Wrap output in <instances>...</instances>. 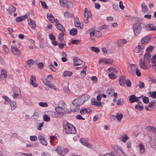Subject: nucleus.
<instances>
[{"label":"nucleus","instance_id":"obj_25","mask_svg":"<svg viewBox=\"0 0 156 156\" xmlns=\"http://www.w3.org/2000/svg\"><path fill=\"white\" fill-rule=\"evenodd\" d=\"M147 27L149 30H156V26H155L153 24H148L147 25Z\"/></svg>","mask_w":156,"mask_h":156},{"label":"nucleus","instance_id":"obj_51","mask_svg":"<svg viewBox=\"0 0 156 156\" xmlns=\"http://www.w3.org/2000/svg\"><path fill=\"white\" fill-rule=\"evenodd\" d=\"M3 98L5 100V104H7L10 101V99L7 96H3Z\"/></svg>","mask_w":156,"mask_h":156},{"label":"nucleus","instance_id":"obj_42","mask_svg":"<svg viewBox=\"0 0 156 156\" xmlns=\"http://www.w3.org/2000/svg\"><path fill=\"white\" fill-rule=\"evenodd\" d=\"M16 8L15 7L11 5L9 7V12H14L16 11Z\"/></svg>","mask_w":156,"mask_h":156},{"label":"nucleus","instance_id":"obj_45","mask_svg":"<svg viewBox=\"0 0 156 156\" xmlns=\"http://www.w3.org/2000/svg\"><path fill=\"white\" fill-rule=\"evenodd\" d=\"M102 35V33L98 30L95 31V36L97 37H99Z\"/></svg>","mask_w":156,"mask_h":156},{"label":"nucleus","instance_id":"obj_8","mask_svg":"<svg viewBox=\"0 0 156 156\" xmlns=\"http://www.w3.org/2000/svg\"><path fill=\"white\" fill-rule=\"evenodd\" d=\"M59 2L61 6L66 7H69L72 4L71 2L67 0H59Z\"/></svg>","mask_w":156,"mask_h":156},{"label":"nucleus","instance_id":"obj_36","mask_svg":"<svg viewBox=\"0 0 156 156\" xmlns=\"http://www.w3.org/2000/svg\"><path fill=\"white\" fill-rule=\"evenodd\" d=\"M59 105L61 107H63V108L64 109L66 108V105L64 102L63 101H60L59 103Z\"/></svg>","mask_w":156,"mask_h":156},{"label":"nucleus","instance_id":"obj_21","mask_svg":"<svg viewBox=\"0 0 156 156\" xmlns=\"http://www.w3.org/2000/svg\"><path fill=\"white\" fill-rule=\"evenodd\" d=\"M101 62H104L108 64H111L113 62V61L112 59H103L100 60L99 63H100Z\"/></svg>","mask_w":156,"mask_h":156},{"label":"nucleus","instance_id":"obj_10","mask_svg":"<svg viewBox=\"0 0 156 156\" xmlns=\"http://www.w3.org/2000/svg\"><path fill=\"white\" fill-rule=\"evenodd\" d=\"M142 97V96L137 97L134 95H132L129 97V99L130 102L131 103H133L138 101L139 99H140Z\"/></svg>","mask_w":156,"mask_h":156},{"label":"nucleus","instance_id":"obj_33","mask_svg":"<svg viewBox=\"0 0 156 156\" xmlns=\"http://www.w3.org/2000/svg\"><path fill=\"white\" fill-rule=\"evenodd\" d=\"M72 72L69 71H65L63 73V75L64 76H70L72 75Z\"/></svg>","mask_w":156,"mask_h":156},{"label":"nucleus","instance_id":"obj_62","mask_svg":"<svg viewBox=\"0 0 156 156\" xmlns=\"http://www.w3.org/2000/svg\"><path fill=\"white\" fill-rule=\"evenodd\" d=\"M44 65L42 62H40L37 64V67L40 69H42L43 68Z\"/></svg>","mask_w":156,"mask_h":156},{"label":"nucleus","instance_id":"obj_64","mask_svg":"<svg viewBox=\"0 0 156 156\" xmlns=\"http://www.w3.org/2000/svg\"><path fill=\"white\" fill-rule=\"evenodd\" d=\"M40 141L43 145H47L48 143L47 141L44 139V138Z\"/></svg>","mask_w":156,"mask_h":156},{"label":"nucleus","instance_id":"obj_59","mask_svg":"<svg viewBox=\"0 0 156 156\" xmlns=\"http://www.w3.org/2000/svg\"><path fill=\"white\" fill-rule=\"evenodd\" d=\"M156 102V101L155 100H152L149 104L148 107H152Z\"/></svg>","mask_w":156,"mask_h":156},{"label":"nucleus","instance_id":"obj_15","mask_svg":"<svg viewBox=\"0 0 156 156\" xmlns=\"http://www.w3.org/2000/svg\"><path fill=\"white\" fill-rule=\"evenodd\" d=\"M80 142L82 144L86 147L89 148H91L92 145L91 144L88 143L87 141L84 140V138H81L80 140Z\"/></svg>","mask_w":156,"mask_h":156},{"label":"nucleus","instance_id":"obj_61","mask_svg":"<svg viewBox=\"0 0 156 156\" xmlns=\"http://www.w3.org/2000/svg\"><path fill=\"white\" fill-rule=\"evenodd\" d=\"M30 139L32 141H35L37 140V137L35 136H30Z\"/></svg>","mask_w":156,"mask_h":156},{"label":"nucleus","instance_id":"obj_2","mask_svg":"<svg viewBox=\"0 0 156 156\" xmlns=\"http://www.w3.org/2000/svg\"><path fill=\"white\" fill-rule=\"evenodd\" d=\"M62 125L66 134H75L76 133V131L75 127L66 120H64L62 122Z\"/></svg>","mask_w":156,"mask_h":156},{"label":"nucleus","instance_id":"obj_17","mask_svg":"<svg viewBox=\"0 0 156 156\" xmlns=\"http://www.w3.org/2000/svg\"><path fill=\"white\" fill-rule=\"evenodd\" d=\"M91 102V104L94 105L96 107H98L101 106V102L96 101L94 98L92 99Z\"/></svg>","mask_w":156,"mask_h":156},{"label":"nucleus","instance_id":"obj_6","mask_svg":"<svg viewBox=\"0 0 156 156\" xmlns=\"http://www.w3.org/2000/svg\"><path fill=\"white\" fill-rule=\"evenodd\" d=\"M11 49L14 55L18 57H20L21 52L16 46H11Z\"/></svg>","mask_w":156,"mask_h":156},{"label":"nucleus","instance_id":"obj_19","mask_svg":"<svg viewBox=\"0 0 156 156\" xmlns=\"http://www.w3.org/2000/svg\"><path fill=\"white\" fill-rule=\"evenodd\" d=\"M73 60V64L75 66L81 65L82 64V61L80 59H76V58H74Z\"/></svg>","mask_w":156,"mask_h":156},{"label":"nucleus","instance_id":"obj_38","mask_svg":"<svg viewBox=\"0 0 156 156\" xmlns=\"http://www.w3.org/2000/svg\"><path fill=\"white\" fill-rule=\"evenodd\" d=\"M64 32H62L61 33L59 34L58 36V38L60 41L62 42H63L64 38L63 36L64 35Z\"/></svg>","mask_w":156,"mask_h":156},{"label":"nucleus","instance_id":"obj_4","mask_svg":"<svg viewBox=\"0 0 156 156\" xmlns=\"http://www.w3.org/2000/svg\"><path fill=\"white\" fill-rule=\"evenodd\" d=\"M85 101L83 97H80L76 98L72 101V104L75 106H79L83 104Z\"/></svg>","mask_w":156,"mask_h":156},{"label":"nucleus","instance_id":"obj_31","mask_svg":"<svg viewBox=\"0 0 156 156\" xmlns=\"http://www.w3.org/2000/svg\"><path fill=\"white\" fill-rule=\"evenodd\" d=\"M35 63V61L33 59H30L26 62V63L28 65L29 67L33 66Z\"/></svg>","mask_w":156,"mask_h":156},{"label":"nucleus","instance_id":"obj_60","mask_svg":"<svg viewBox=\"0 0 156 156\" xmlns=\"http://www.w3.org/2000/svg\"><path fill=\"white\" fill-rule=\"evenodd\" d=\"M49 68L53 72H55L56 71V69L52 64H50L49 65Z\"/></svg>","mask_w":156,"mask_h":156},{"label":"nucleus","instance_id":"obj_9","mask_svg":"<svg viewBox=\"0 0 156 156\" xmlns=\"http://www.w3.org/2000/svg\"><path fill=\"white\" fill-rule=\"evenodd\" d=\"M75 26L77 28H79L80 29L83 28V25L82 23L80 22L78 18L76 17L74 19Z\"/></svg>","mask_w":156,"mask_h":156},{"label":"nucleus","instance_id":"obj_11","mask_svg":"<svg viewBox=\"0 0 156 156\" xmlns=\"http://www.w3.org/2000/svg\"><path fill=\"white\" fill-rule=\"evenodd\" d=\"M7 78V73L6 71L4 69H2L0 76V80L1 81H5Z\"/></svg>","mask_w":156,"mask_h":156},{"label":"nucleus","instance_id":"obj_29","mask_svg":"<svg viewBox=\"0 0 156 156\" xmlns=\"http://www.w3.org/2000/svg\"><path fill=\"white\" fill-rule=\"evenodd\" d=\"M147 130L150 131L151 132H154L156 131L155 128L153 126H149L146 128Z\"/></svg>","mask_w":156,"mask_h":156},{"label":"nucleus","instance_id":"obj_43","mask_svg":"<svg viewBox=\"0 0 156 156\" xmlns=\"http://www.w3.org/2000/svg\"><path fill=\"white\" fill-rule=\"evenodd\" d=\"M142 101L145 104H147L149 102V98L145 96L143 98Z\"/></svg>","mask_w":156,"mask_h":156},{"label":"nucleus","instance_id":"obj_32","mask_svg":"<svg viewBox=\"0 0 156 156\" xmlns=\"http://www.w3.org/2000/svg\"><path fill=\"white\" fill-rule=\"evenodd\" d=\"M141 50V48L140 45H138L136 47L134 51L135 52L137 53L140 52Z\"/></svg>","mask_w":156,"mask_h":156},{"label":"nucleus","instance_id":"obj_30","mask_svg":"<svg viewBox=\"0 0 156 156\" xmlns=\"http://www.w3.org/2000/svg\"><path fill=\"white\" fill-rule=\"evenodd\" d=\"M115 90L114 89L108 88L107 90V93L109 96H112L113 95V93L114 92Z\"/></svg>","mask_w":156,"mask_h":156},{"label":"nucleus","instance_id":"obj_28","mask_svg":"<svg viewBox=\"0 0 156 156\" xmlns=\"http://www.w3.org/2000/svg\"><path fill=\"white\" fill-rule=\"evenodd\" d=\"M69 33L71 35L75 36L77 34V30L76 28H73L70 30Z\"/></svg>","mask_w":156,"mask_h":156},{"label":"nucleus","instance_id":"obj_26","mask_svg":"<svg viewBox=\"0 0 156 156\" xmlns=\"http://www.w3.org/2000/svg\"><path fill=\"white\" fill-rule=\"evenodd\" d=\"M127 43L125 39H122L118 40L117 42V44L119 47H121Z\"/></svg>","mask_w":156,"mask_h":156},{"label":"nucleus","instance_id":"obj_41","mask_svg":"<svg viewBox=\"0 0 156 156\" xmlns=\"http://www.w3.org/2000/svg\"><path fill=\"white\" fill-rule=\"evenodd\" d=\"M135 108L140 111L144 109L143 106H141L139 104L136 105L135 106Z\"/></svg>","mask_w":156,"mask_h":156},{"label":"nucleus","instance_id":"obj_1","mask_svg":"<svg viewBox=\"0 0 156 156\" xmlns=\"http://www.w3.org/2000/svg\"><path fill=\"white\" fill-rule=\"evenodd\" d=\"M151 59V54L148 53H146L144 55V59L142 58L140 59L139 64L140 68L144 70L146 69L147 66L146 64H148L150 62Z\"/></svg>","mask_w":156,"mask_h":156},{"label":"nucleus","instance_id":"obj_34","mask_svg":"<svg viewBox=\"0 0 156 156\" xmlns=\"http://www.w3.org/2000/svg\"><path fill=\"white\" fill-rule=\"evenodd\" d=\"M10 105L11 107V109L13 110L16 108V102L12 101L10 102Z\"/></svg>","mask_w":156,"mask_h":156},{"label":"nucleus","instance_id":"obj_49","mask_svg":"<svg viewBox=\"0 0 156 156\" xmlns=\"http://www.w3.org/2000/svg\"><path fill=\"white\" fill-rule=\"evenodd\" d=\"M38 105L41 107H47L48 106L47 103L46 102H41L38 103Z\"/></svg>","mask_w":156,"mask_h":156},{"label":"nucleus","instance_id":"obj_47","mask_svg":"<svg viewBox=\"0 0 156 156\" xmlns=\"http://www.w3.org/2000/svg\"><path fill=\"white\" fill-rule=\"evenodd\" d=\"M41 2L42 6L44 9H48V7L47 6L46 3L44 2H43L41 1H40Z\"/></svg>","mask_w":156,"mask_h":156},{"label":"nucleus","instance_id":"obj_7","mask_svg":"<svg viewBox=\"0 0 156 156\" xmlns=\"http://www.w3.org/2000/svg\"><path fill=\"white\" fill-rule=\"evenodd\" d=\"M47 16L48 19L51 22L53 23L54 22H55V26H56L57 25H58V24H60L57 19H56L55 20L54 17L51 13H48L47 14Z\"/></svg>","mask_w":156,"mask_h":156},{"label":"nucleus","instance_id":"obj_12","mask_svg":"<svg viewBox=\"0 0 156 156\" xmlns=\"http://www.w3.org/2000/svg\"><path fill=\"white\" fill-rule=\"evenodd\" d=\"M151 140L150 141V144L151 147L156 149V136L151 138Z\"/></svg>","mask_w":156,"mask_h":156},{"label":"nucleus","instance_id":"obj_20","mask_svg":"<svg viewBox=\"0 0 156 156\" xmlns=\"http://www.w3.org/2000/svg\"><path fill=\"white\" fill-rule=\"evenodd\" d=\"M151 36L149 35L144 37L141 40V42L142 44H146L148 43L150 40Z\"/></svg>","mask_w":156,"mask_h":156},{"label":"nucleus","instance_id":"obj_39","mask_svg":"<svg viewBox=\"0 0 156 156\" xmlns=\"http://www.w3.org/2000/svg\"><path fill=\"white\" fill-rule=\"evenodd\" d=\"M123 115L122 114H119L117 113L116 114V117L118 120L120 121L123 117Z\"/></svg>","mask_w":156,"mask_h":156},{"label":"nucleus","instance_id":"obj_35","mask_svg":"<svg viewBox=\"0 0 156 156\" xmlns=\"http://www.w3.org/2000/svg\"><path fill=\"white\" fill-rule=\"evenodd\" d=\"M140 152L141 154H143L145 150L144 146L142 144H140L139 146Z\"/></svg>","mask_w":156,"mask_h":156},{"label":"nucleus","instance_id":"obj_50","mask_svg":"<svg viewBox=\"0 0 156 156\" xmlns=\"http://www.w3.org/2000/svg\"><path fill=\"white\" fill-rule=\"evenodd\" d=\"M23 20L24 18L23 17V16L17 17L16 19V21L17 23L22 21Z\"/></svg>","mask_w":156,"mask_h":156},{"label":"nucleus","instance_id":"obj_5","mask_svg":"<svg viewBox=\"0 0 156 156\" xmlns=\"http://www.w3.org/2000/svg\"><path fill=\"white\" fill-rule=\"evenodd\" d=\"M130 66V67L131 68L132 70L130 71V72L131 73L133 74L135 70L136 75L139 77L140 76H141V73L140 72V70L138 69L137 66L134 64H131Z\"/></svg>","mask_w":156,"mask_h":156},{"label":"nucleus","instance_id":"obj_44","mask_svg":"<svg viewBox=\"0 0 156 156\" xmlns=\"http://www.w3.org/2000/svg\"><path fill=\"white\" fill-rule=\"evenodd\" d=\"M129 139V137L126 135H124L122 136V140L125 143H126V141Z\"/></svg>","mask_w":156,"mask_h":156},{"label":"nucleus","instance_id":"obj_58","mask_svg":"<svg viewBox=\"0 0 156 156\" xmlns=\"http://www.w3.org/2000/svg\"><path fill=\"white\" fill-rule=\"evenodd\" d=\"M56 151H57V152L58 154L59 155H61L62 153V149L59 147H58L56 149Z\"/></svg>","mask_w":156,"mask_h":156},{"label":"nucleus","instance_id":"obj_18","mask_svg":"<svg viewBox=\"0 0 156 156\" xmlns=\"http://www.w3.org/2000/svg\"><path fill=\"white\" fill-rule=\"evenodd\" d=\"M142 11L145 13H147L148 12V9L147 6L144 3H142L141 5Z\"/></svg>","mask_w":156,"mask_h":156},{"label":"nucleus","instance_id":"obj_55","mask_svg":"<svg viewBox=\"0 0 156 156\" xmlns=\"http://www.w3.org/2000/svg\"><path fill=\"white\" fill-rule=\"evenodd\" d=\"M80 109V106H75L72 109V111L74 112H78Z\"/></svg>","mask_w":156,"mask_h":156},{"label":"nucleus","instance_id":"obj_56","mask_svg":"<svg viewBox=\"0 0 156 156\" xmlns=\"http://www.w3.org/2000/svg\"><path fill=\"white\" fill-rule=\"evenodd\" d=\"M151 62L153 64H154L156 62V55H154L151 59Z\"/></svg>","mask_w":156,"mask_h":156},{"label":"nucleus","instance_id":"obj_46","mask_svg":"<svg viewBox=\"0 0 156 156\" xmlns=\"http://www.w3.org/2000/svg\"><path fill=\"white\" fill-rule=\"evenodd\" d=\"M154 48V47L153 46H150L146 48V51L147 52V53H149V52H152Z\"/></svg>","mask_w":156,"mask_h":156},{"label":"nucleus","instance_id":"obj_16","mask_svg":"<svg viewBox=\"0 0 156 156\" xmlns=\"http://www.w3.org/2000/svg\"><path fill=\"white\" fill-rule=\"evenodd\" d=\"M27 21L28 24L30 26V27L33 29H35L36 27V23L35 22L30 18H28L27 19Z\"/></svg>","mask_w":156,"mask_h":156},{"label":"nucleus","instance_id":"obj_13","mask_svg":"<svg viewBox=\"0 0 156 156\" xmlns=\"http://www.w3.org/2000/svg\"><path fill=\"white\" fill-rule=\"evenodd\" d=\"M126 80V76L125 75H123L120 76L119 79V84L121 86H124Z\"/></svg>","mask_w":156,"mask_h":156},{"label":"nucleus","instance_id":"obj_14","mask_svg":"<svg viewBox=\"0 0 156 156\" xmlns=\"http://www.w3.org/2000/svg\"><path fill=\"white\" fill-rule=\"evenodd\" d=\"M56 111L58 113V115H62V114L65 112V110L63 107H61L60 106L55 108Z\"/></svg>","mask_w":156,"mask_h":156},{"label":"nucleus","instance_id":"obj_24","mask_svg":"<svg viewBox=\"0 0 156 156\" xmlns=\"http://www.w3.org/2000/svg\"><path fill=\"white\" fill-rule=\"evenodd\" d=\"M84 17H91V14L90 12L87 9L85 8L84 9Z\"/></svg>","mask_w":156,"mask_h":156},{"label":"nucleus","instance_id":"obj_48","mask_svg":"<svg viewBox=\"0 0 156 156\" xmlns=\"http://www.w3.org/2000/svg\"><path fill=\"white\" fill-rule=\"evenodd\" d=\"M64 16L66 17H72L73 15L68 12H66L64 13Z\"/></svg>","mask_w":156,"mask_h":156},{"label":"nucleus","instance_id":"obj_63","mask_svg":"<svg viewBox=\"0 0 156 156\" xmlns=\"http://www.w3.org/2000/svg\"><path fill=\"white\" fill-rule=\"evenodd\" d=\"M138 86L140 88H144V84L143 82H140L139 84L138 85Z\"/></svg>","mask_w":156,"mask_h":156},{"label":"nucleus","instance_id":"obj_3","mask_svg":"<svg viewBox=\"0 0 156 156\" xmlns=\"http://www.w3.org/2000/svg\"><path fill=\"white\" fill-rule=\"evenodd\" d=\"M133 31L135 36H137L141 32L142 27L140 23H137L133 25Z\"/></svg>","mask_w":156,"mask_h":156},{"label":"nucleus","instance_id":"obj_57","mask_svg":"<svg viewBox=\"0 0 156 156\" xmlns=\"http://www.w3.org/2000/svg\"><path fill=\"white\" fill-rule=\"evenodd\" d=\"M126 86L128 87H130L131 86V83L130 80L128 79L125 82Z\"/></svg>","mask_w":156,"mask_h":156},{"label":"nucleus","instance_id":"obj_22","mask_svg":"<svg viewBox=\"0 0 156 156\" xmlns=\"http://www.w3.org/2000/svg\"><path fill=\"white\" fill-rule=\"evenodd\" d=\"M36 81V79L34 76H31L30 77V83L34 87H36L38 86V84L35 83L34 81Z\"/></svg>","mask_w":156,"mask_h":156},{"label":"nucleus","instance_id":"obj_23","mask_svg":"<svg viewBox=\"0 0 156 156\" xmlns=\"http://www.w3.org/2000/svg\"><path fill=\"white\" fill-rule=\"evenodd\" d=\"M92 112V110L89 109H86L85 108H82L80 110V113L83 115L86 113H89Z\"/></svg>","mask_w":156,"mask_h":156},{"label":"nucleus","instance_id":"obj_53","mask_svg":"<svg viewBox=\"0 0 156 156\" xmlns=\"http://www.w3.org/2000/svg\"><path fill=\"white\" fill-rule=\"evenodd\" d=\"M124 101L122 98H120L118 100V101L117 102V104L118 105H121L122 104H124Z\"/></svg>","mask_w":156,"mask_h":156},{"label":"nucleus","instance_id":"obj_40","mask_svg":"<svg viewBox=\"0 0 156 156\" xmlns=\"http://www.w3.org/2000/svg\"><path fill=\"white\" fill-rule=\"evenodd\" d=\"M108 76L111 79L114 80L116 78V76L113 73H109L108 74Z\"/></svg>","mask_w":156,"mask_h":156},{"label":"nucleus","instance_id":"obj_52","mask_svg":"<svg viewBox=\"0 0 156 156\" xmlns=\"http://www.w3.org/2000/svg\"><path fill=\"white\" fill-rule=\"evenodd\" d=\"M149 94H150V96L153 98H156V91H154L151 93L150 92Z\"/></svg>","mask_w":156,"mask_h":156},{"label":"nucleus","instance_id":"obj_27","mask_svg":"<svg viewBox=\"0 0 156 156\" xmlns=\"http://www.w3.org/2000/svg\"><path fill=\"white\" fill-rule=\"evenodd\" d=\"M56 27L58 29L61 31L62 32H65V29L61 24H58V25H57Z\"/></svg>","mask_w":156,"mask_h":156},{"label":"nucleus","instance_id":"obj_54","mask_svg":"<svg viewBox=\"0 0 156 156\" xmlns=\"http://www.w3.org/2000/svg\"><path fill=\"white\" fill-rule=\"evenodd\" d=\"M43 119L44 120L45 122H49L50 120V117L45 114L43 116Z\"/></svg>","mask_w":156,"mask_h":156},{"label":"nucleus","instance_id":"obj_37","mask_svg":"<svg viewBox=\"0 0 156 156\" xmlns=\"http://www.w3.org/2000/svg\"><path fill=\"white\" fill-rule=\"evenodd\" d=\"M91 49L95 52L98 53L100 52V50L98 48L95 47H90Z\"/></svg>","mask_w":156,"mask_h":156}]
</instances>
